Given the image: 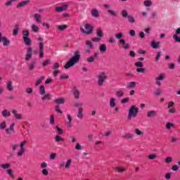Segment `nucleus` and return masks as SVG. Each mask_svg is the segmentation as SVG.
Wrapping results in <instances>:
<instances>
[{
	"label": "nucleus",
	"instance_id": "4c0bfd02",
	"mask_svg": "<svg viewBox=\"0 0 180 180\" xmlns=\"http://www.w3.org/2000/svg\"><path fill=\"white\" fill-rule=\"evenodd\" d=\"M55 141L56 143H60V141H64V138H63V137H61V136H60L58 135H56L55 136Z\"/></svg>",
	"mask_w": 180,
	"mask_h": 180
},
{
	"label": "nucleus",
	"instance_id": "412c9836",
	"mask_svg": "<svg viewBox=\"0 0 180 180\" xmlns=\"http://www.w3.org/2000/svg\"><path fill=\"white\" fill-rule=\"evenodd\" d=\"M115 171H117V172H120V174H123V172L126 171V167H115Z\"/></svg>",
	"mask_w": 180,
	"mask_h": 180
},
{
	"label": "nucleus",
	"instance_id": "e433bc0d",
	"mask_svg": "<svg viewBox=\"0 0 180 180\" xmlns=\"http://www.w3.org/2000/svg\"><path fill=\"white\" fill-rule=\"evenodd\" d=\"M136 82H129L127 85V88H129V89H133L136 86Z\"/></svg>",
	"mask_w": 180,
	"mask_h": 180
},
{
	"label": "nucleus",
	"instance_id": "69168bd1",
	"mask_svg": "<svg viewBox=\"0 0 180 180\" xmlns=\"http://www.w3.org/2000/svg\"><path fill=\"white\" fill-rule=\"evenodd\" d=\"M68 78H70L68 75H62V76L60 77V79H68Z\"/></svg>",
	"mask_w": 180,
	"mask_h": 180
},
{
	"label": "nucleus",
	"instance_id": "5701e85b",
	"mask_svg": "<svg viewBox=\"0 0 180 180\" xmlns=\"http://www.w3.org/2000/svg\"><path fill=\"white\" fill-rule=\"evenodd\" d=\"M25 46H30L32 44V39L29 37L22 38Z\"/></svg>",
	"mask_w": 180,
	"mask_h": 180
},
{
	"label": "nucleus",
	"instance_id": "ddd939ff",
	"mask_svg": "<svg viewBox=\"0 0 180 180\" xmlns=\"http://www.w3.org/2000/svg\"><path fill=\"white\" fill-rule=\"evenodd\" d=\"M11 131H12V133H15V122H13L10 125V128L9 129H6V133H8V134H11Z\"/></svg>",
	"mask_w": 180,
	"mask_h": 180
},
{
	"label": "nucleus",
	"instance_id": "0eeeda50",
	"mask_svg": "<svg viewBox=\"0 0 180 180\" xmlns=\"http://www.w3.org/2000/svg\"><path fill=\"white\" fill-rule=\"evenodd\" d=\"M68 8V5L65 4L62 6L56 7L55 8V11H56V12H58V13H60L61 12H64V11H67Z\"/></svg>",
	"mask_w": 180,
	"mask_h": 180
},
{
	"label": "nucleus",
	"instance_id": "9b49d317",
	"mask_svg": "<svg viewBox=\"0 0 180 180\" xmlns=\"http://www.w3.org/2000/svg\"><path fill=\"white\" fill-rule=\"evenodd\" d=\"M95 58H98V52H95L93 56L87 58L86 61H88V63H94V61H95Z\"/></svg>",
	"mask_w": 180,
	"mask_h": 180
},
{
	"label": "nucleus",
	"instance_id": "864d4df0",
	"mask_svg": "<svg viewBox=\"0 0 180 180\" xmlns=\"http://www.w3.org/2000/svg\"><path fill=\"white\" fill-rule=\"evenodd\" d=\"M55 110H56V112H58V113H60V115H63V111L61 110V109H60V105H57L55 107Z\"/></svg>",
	"mask_w": 180,
	"mask_h": 180
},
{
	"label": "nucleus",
	"instance_id": "338daca9",
	"mask_svg": "<svg viewBox=\"0 0 180 180\" xmlns=\"http://www.w3.org/2000/svg\"><path fill=\"white\" fill-rule=\"evenodd\" d=\"M144 71H146V69L143 68H136V72H144Z\"/></svg>",
	"mask_w": 180,
	"mask_h": 180
},
{
	"label": "nucleus",
	"instance_id": "79ce46f5",
	"mask_svg": "<svg viewBox=\"0 0 180 180\" xmlns=\"http://www.w3.org/2000/svg\"><path fill=\"white\" fill-rule=\"evenodd\" d=\"M30 34V32H29V30H23L22 31V39H25V37H29Z\"/></svg>",
	"mask_w": 180,
	"mask_h": 180
},
{
	"label": "nucleus",
	"instance_id": "5fc2aeb1",
	"mask_svg": "<svg viewBox=\"0 0 180 180\" xmlns=\"http://www.w3.org/2000/svg\"><path fill=\"white\" fill-rule=\"evenodd\" d=\"M148 160H155L157 158L156 154H150L148 156Z\"/></svg>",
	"mask_w": 180,
	"mask_h": 180
},
{
	"label": "nucleus",
	"instance_id": "4468645a",
	"mask_svg": "<svg viewBox=\"0 0 180 180\" xmlns=\"http://www.w3.org/2000/svg\"><path fill=\"white\" fill-rule=\"evenodd\" d=\"M1 115L3 117H9L11 116V111L8 109H5L1 111Z\"/></svg>",
	"mask_w": 180,
	"mask_h": 180
},
{
	"label": "nucleus",
	"instance_id": "9d476101",
	"mask_svg": "<svg viewBox=\"0 0 180 180\" xmlns=\"http://www.w3.org/2000/svg\"><path fill=\"white\" fill-rule=\"evenodd\" d=\"M147 117H157V111L154 110H150L147 112Z\"/></svg>",
	"mask_w": 180,
	"mask_h": 180
},
{
	"label": "nucleus",
	"instance_id": "7c9ffc66",
	"mask_svg": "<svg viewBox=\"0 0 180 180\" xmlns=\"http://www.w3.org/2000/svg\"><path fill=\"white\" fill-rule=\"evenodd\" d=\"M0 167L1 168H3V169H9L11 168V164L9 163L1 164Z\"/></svg>",
	"mask_w": 180,
	"mask_h": 180
},
{
	"label": "nucleus",
	"instance_id": "f257e3e1",
	"mask_svg": "<svg viewBox=\"0 0 180 180\" xmlns=\"http://www.w3.org/2000/svg\"><path fill=\"white\" fill-rule=\"evenodd\" d=\"M81 58V53L79 51H75L73 53V56L68 61L65 65V70H68V68H71V67H74L75 64H78L79 63V59Z\"/></svg>",
	"mask_w": 180,
	"mask_h": 180
},
{
	"label": "nucleus",
	"instance_id": "f03ea898",
	"mask_svg": "<svg viewBox=\"0 0 180 180\" xmlns=\"http://www.w3.org/2000/svg\"><path fill=\"white\" fill-rule=\"evenodd\" d=\"M137 115H139V108L136 105L131 106L128 112V120H131L132 117H136Z\"/></svg>",
	"mask_w": 180,
	"mask_h": 180
},
{
	"label": "nucleus",
	"instance_id": "ea45409f",
	"mask_svg": "<svg viewBox=\"0 0 180 180\" xmlns=\"http://www.w3.org/2000/svg\"><path fill=\"white\" fill-rule=\"evenodd\" d=\"M171 127H175V124H174L172 122H167L166 124V129L167 130H169L171 129Z\"/></svg>",
	"mask_w": 180,
	"mask_h": 180
},
{
	"label": "nucleus",
	"instance_id": "3c124183",
	"mask_svg": "<svg viewBox=\"0 0 180 180\" xmlns=\"http://www.w3.org/2000/svg\"><path fill=\"white\" fill-rule=\"evenodd\" d=\"M1 130H4V129H6V122L4 121L0 124Z\"/></svg>",
	"mask_w": 180,
	"mask_h": 180
},
{
	"label": "nucleus",
	"instance_id": "7ed1b4c3",
	"mask_svg": "<svg viewBox=\"0 0 180 180\" xmlns=\"http://www.w3.org/2000/svg\"><path fill=\"white\" fill-rule=\"evenodd\" d=\"M97 78V84L98 86H102V85H103V82L108 79V75H106V72H103L98 74Z\"/></svg>",
	"mask_w": 180,
	"mask_h": 180
},
{
	"label": "nucleus",
	"instance_id": "c03bdc74",
	"mask_svg": "<svg viewBox=\"0 0 180 180\" xmlns=\"http://www.w3.org/2000/svg\"><path fill=\"white\" fill-rule=\"evenodd\" d=\"M165 78V74L161 73L159 77L156 78V81H162Z\"/></svg>",
	"mask_w": 180,
	"mask_h": 180
},
{
	"label": "nucleus",
	"instance_id": "2f4dec72",
	"mask_svg": "<svg viewBox=\"0 0 180 180\" xmlns=\"http://www.w3.org/2000/svg\"><path fill=\"white\" fill-rule=\"evenodd\" d=\"M31 29L32 30V32H34V33H37V32H39V27L37 25H36L35 24H32L31 25Z\"/></svg>",
	"mask_w": 180,
	"mask_h": 180
},
{
	"label": "nucleus",
	"instance_id": "c85d7f7f",
	"mask_svg": "<svg viewBox=\"0 0 180 180\" xmlns=\"http://www.w3.org/2000/svg\"><path fill=\"white\" fill-rule=\"evenodd\" d=\"M3 46H4V47H6V46H9V44H11V41H9L8 39V38H3Z\"/></svg>",
	"mask_w": 180,
	"mask_h": 180
},
{
	"label": "nucleus",
	"instance_id": "2eb2a0df",
	"mask_svg": "<svg viewBox=\"0 0 180 180\" xmlns=\"http://www.w3.org/2000/svg\"><path fill=\"white\" fill-rule=\"evenodd\" d=\"M84 109L82 108H79L78 109L77 117L78 119L82 120L84 117Z\"/></svg>",
	"mask_w": 180,
	"mask_h": 180
},
{
	"label": "nucleus",
	"instance_id": "f3484780",
	"mask_svg": "<svg viewBox=\"0 0 180 180\" xmlns=\"http://www.w3.org/2000/svg\"><path fill=\"white\" fill-rule=\"evenodd\" d=\"M124 96V91H122V89H119L115 93V96H117V98H123Z\"/></svg>",
	"mask_w": 180,
	"mask_h": 180
},
{
	"label": "nucleus",
	"instance_id": "de8ad7c7",
	"mask_svg": "<svg viewBox=\"0 0 180 180\" xmlns=\"http://www.w3.org/2000/svg\"><path fill=\"white\" fill-rule=\"evenodd\" d=\"M50 124L54 126L56 124V121L54 120V115H51L50 117Z\"/></svg>",
	"mask_w": 180,
	"mask_h": 180
},
{
	"label": "nucleus",
	"instance_id": "0e129e2a",
	"mask_svg": "<svg viewBox=\"0 0 180 180\" xmlns=\"http://www.w3.org/2000/svg\"><path fill=\"white\" fill-rule=\"evenodd\" d=\"M26 94H32L33 93V89L28 87L25 90Z\"/></svg>",
	"mask_w": 180,
	"mask_h": 180
},
{
	"label": "nucleus",
	"instance_id": "f8f14e48",
	"mask_svg": "<svg viewBox=\"0 0 180 180\" xmlns=\"http://www.w3.org/2000/svg\"><path fill=\"white\" fill-rule=\"evenodd\" d=\"M122 139H124L125 140H132V139H134V134L131 133H127L123 135Z\"/></svg>",
	"mask_w": 180,
	"mask_h": 180
},
{
	"label": "nucleus",
	"instance_id": "13d9d810",
	"mask_svg": "<svg viewBox=\"0 0 180 180\" xmlns=\"http://www.w3.org/2000/svg\"><path fill=\"white\" fill-rule=\"evenodd\" d=\"M43 37H39L38 38V41H39V47H40V44L42 45L43 47H44V44H43Z\"/></svg>",
	"mask_w": 180,
	"mask_h": 180
},
{
	"label": "nucleus",
	"instance_id": "20e7f679",
	"mask_svg": "<svg viewBox=\"0 0 180 180\" xmlns=\"http://www.w3.org/2000/svg\"><path fill=\"white\" fill-rule=\"evenodd\" d=\"M94 28L89 24L84 25V29L83 27L80 28V32H82V33H84L85 34H91Z\"/></svg>",
	"mask_w": 180,
	"mask_h": 180
},
{
	"label": "nucleus",
	"instance_id": "a878e982",
	"mask_svg": "<svg viewBox=\"0 0 180 180\" xmlns=\"http://www.w3.org/2000/svg\"><path fill=\"white\" fill-rule=\"evenodd\" d=\"M43 50H44V47H43L42 44H40V47H39V58H43L44 57V53H43Z\"/></svg>",
	"mask_w": 180,
	"mask_h": 180
},
{
	"label": "nucleus",
	"instance_id": "a211bd4d",
	"mask_svg": "<svg viewBox=\"0 0 180 180\" xmlns=\"http://www.w3.org/2000/svg\"><path fill=\"white\" fill-rule=\"evenodd\" d=\"M34 18L37 23H41V15H40L39 13H34Z\"/></svg>",
	"mask_w": 180,
	"mask_h": 180
},
{
	"label": "nucleus",
	"instance_id": "37998d69",
	"mask_svg": "<svg viewBox=\"0 0 180 180\" xmlns=\"http://www.w3.org/2000/svg\"><path fill=\"white\" fill-rule=\"evenodd\" d=\"M115 38L117 40H122V39H123V32H119V33L116 34Z\"/></svg>",
	"mask_w": 180,
	"mask_h": 180
},
{
	"label": "nucleus",
	"instance_id": "e2e57ef3",
	"mask_svg": "<svg viewBox=\"0 0 180 180\" xmlns=\"http://www.w3.org/2000/svg\"><path fill=\"white\" fill-rule=\"evenodd\" d=\"M92 41H94L95 43H99L101 41V38L99 37H94L91 39Z\"/></svg>",
	"mask_w": 180,
	"mask_h": 180
},
{
	"label": "nucleus",
	"instance_id": "09e8293b",
	"mask_svg": "<svg viewBox=\"0 0 180 180\" xmlns=\"http://www.w3.org/2000/svg\"><path fill=\"white\" fill-rule=\"evenodd\" d=\"M127 19L129 23H134L136 22V20H134V17H133L132 15H129L127 17Z\"/></svg>",
	"mask_w": 180,
	"mask_h": 180
},
{
	"label": "nucleus",
	"instance_id": "4d7b16f0",
	"mask_svg": "<svg viewBox=\"0 0 180 180\" xmlns=\"http://www.w3.org/2000/svg\"><path fill=\"white\" fill-rule=\"evenodd\" d=\"M162 94V91L160 89H156V91H155V95H156V96H160V95H161Z\"/></svg>",
	"mask_w": 180,
	"mask_h": 180
},
{
	"label": "nucleus",
	"instance_id": "6ab92c4d",
	"mask_svg": "<svg viewBox=\"0 0 180 180\" xmlns=\"http://www.w3.org/2000/svg\"><path fill=\"white\" fill-rule=\"evenodd\" d=\"M55 102L58 105H63V103H65V100H64V98H58L55 100Z\"/></svg>",
	"mask_w": 180,
	"mask_h": 180
},
{
	"label": "nucleus",
	"instance_id": "aec40b11",
	"mask_svg": "<svg viewBox=\"0 0 180 180\" xmlns=\"http://www.w3.org/2000/svg\"><path fill=\"white\" fill-rule=\"evenodd\" d=\"M91 15L93 18H99V11L98 9L91 10Z\"/></svg>",
	"mask_w": 180,
	"mask_h": 180
},
{
	"label": "nucleus",
	"instance_id": "cd10ccee",
	"mask_svg": "<svg viewBox=\"0 0 180 180\" xmlns=\"http://www.w3.org/2000/svg\"><path fill=\"white\" fill-rule=\"evenodd\" d=\"M106 44H102L100 45L99 50L101 53H106Z\"/></svg>",
	"mask_w": 180,
	"mask_h": 180
},
{
	"label": "nucleus",
	"instance_id": "49530a36",
	"mask_svg": "<svg viewBox=\"0 0 180 180\" xmlns=\"http://www.w3.org/2000/svg\"><path fill=\"white\" fill-rule=\"evenodd\" d=\"M71 167V160H68L66 163H65V169H68Z\"/></svg>",
	"mask_w": 180,
	"mask_h": 180
},
{
	"label": "nucleus",
	"instance_id": "b1692460",
	"mask_svg": "<svg viewBox=\"0 0 180 180\" xmlns=\"http://www.w3.org/2000/svg\"><path fill=\"white\" fill-rule=\"evenodd\" d=\"M35 67H36V61H32L28 65V70L30 71H33V70H34Z\"/></svg>",
	"mask_w": 180,
	"mask_h": 180
},
{
	"label": "nucleus",
	"instance_id": "c756f323",
	"mask_svg": "<svg viewBox=\"0 0 180 180\" xmlns=\"http://www.w3.org/2000/svg\"><path fill=\"white\" fill-rule=\"evenodd\" d=\"M44 76H41L39 79H38L35 83V86H39V85H40V84L44 81Z\"/></svg>",
	"mask_w": 180,
	"mask_h": 180
},
{
	"label": "nucleus",
	"instance_id": "a19ab883",
	"mask_svg": "<svg viewBox=\"0 0 180 180\" xmlns=\"http://www.w3.org/2000/svg\"><path fill=\"white\" fill-rule=\"evenodd\" d=\"M143 5L146 7H150V6H153V2H151V1L150 0H146L144 2H143Z\"/></svg>",
	"mask_w": 180,
	"mask_h": 180
},
{
	"label": "nucleus",
	"instance_id": "c9c22d12",
	"mask_svg": "<svg viewBox=\"0 0 180 180\" xmlns=\"http://www.w3.org/2000/svg\"><path fill=\"white\" fill-rule=\"evenodd\" d=\"M68 26L67 25H58V29L60 32H63V31L65 30V29H68Z\"/></svg>",
	"mask_w": 180,
	"mask_h": 180
},
{
	"label": "nucleus",
	"instance_id": "774afa93",
	"mask_svg": "<svg viewBox=\"0 0 180 180\" xmlns=\"http://www.w3.org/2000/svg\"><path fill=\"white\" fill-rule=\"evenodd\" d=\"M83 148H84L79 143H77L75 146L76 150H83Z\"/></svg>",
	"mask_w": 180,
	"mask_h": 180
},
{
	"label": "nucleus",
	"instance_id": "dca6fc26",
	"mask_svg": "<svg viewBox=\"0 0 180 180\" xmlns=\"http://www.w3.org/2000/svg\"><path fill=\"white\" fill-rule=\"evenodd\" d=\"M29 2H30V0L21 1L17 5V8H23V6H26Z\"/></svg>",
	"mask_w": 180,
	"mask_h": 180
},
{
	"label": "nucleus",
	"instance_id": "1a4fd4ad",
	"mask_svg": "<svg viewBox=\"0 0 180 180\" xmlns=\"http://www.w3.org/2000/svg\"><path fill=\"white\" fill-rule=\"evenodd\" d=\"M6 89H7V91H8V92H12V91L14 90L13 83L12 82L11 80H8L6 82Z\"/></svg>",
	"mask_w": 180,
	"mask_h": 180
},
{
	"label": "nucleus",
	"instance_id": "bf43d9fd",
	"mask_svg": "<svg viewBox=\"0 0 180 180\" xmlns=\"http://www.w3.org/2000/svg\"><path fill=\"white\" fill-rule=\"evenodd\" d=\"M165 162L166 164H171V162H172V158L171 157H167L165 159Z\"/></svg>",
	"mask_w": 180,
	"mask_h": 180
},
{
	"label": "nucleus",
	"instance_id": "423d86ee",
	"mask_svg": "<svg viewBox=\"0 0 180 180\" xmlns=\"http://www.w3.org/2000/svg\"><path fill=\"white\" fill-rule=\"evenodd\" d=\"M32 54H33V49L32 47L27 48V53L25 55V61H29V60L32 58Z\"/></svg>",
	"mask_w": 180,
	"mask_h": 180
},
{
	"label": "nucleus",
	"instance_id": "58836bf2",
	"mask_svg": "<svg viewBox=\"0 0 180 180\" xmlns=\"http://www.w3.org/2000/svg\"><path fill=\"white\" fill-rule=\"evenodd\" d=\"M39 94L40 95H44L46 94V89L44 88V86H39Z\"/></svg>",
	"mask_w": 180,
	"mask_h": 180
},
{
	"label": "nucleus",
	"instance_id": "393cba45",
	"mask_svg": "<svg viewBox=\"0 0 180 180\" xmlns=\"http://www.w3.org/2000/svg\"><path fill=\"white\" fill-rule=\"evenodd\" d=\"M116 106V98H111L110 99V108H115Z\"/></svg>",
	"mask_w": 180,
	"mask_h": 180
},
{
	"label": "nucleus",
	"instance_id": "603ef678",
	"mask_svg": "<svg viewBox=\"0 0 180 180\" xmlns=\"http://www.w3.org/2000/svg\"><path fill=\"white\" fill-rule=\"evenodd\" d=\"M134 133L136 134L137 136H142V134H143V131H140L137 128L134 129Z\"/></svg>",
	"mask_w": 180,
	"mask_h": 180
},
{
	"label": "nucleus",
	"instance_id": "f704fd0d",
	"mask_svg": "<svg viewBox=\"0 0 180 180\" xmlns=\"http://www.w3.org/2000/svg\"><path fill=\"white\" fill-rule=\"evenodd\" d=\"M41 99H42V101H46V99H47L48 101H51V94H45L41 98Z\"/></svg>",
	"mask_w": 180,
	"mask_h": 180
},
{
	"label": "nucleus",
	"instance_id": "a18cd8bd",
	"mask_svg": "<svg viewBox=\"0 0 180 180\" xmlns=\"http://www.w3.org/2000/svg\"><path fill=\"white\" fill-rule=\"evenodd\" d=\"M122 18H129V16H130V15L127 13V10H123L122 11Z\"/></svg>",
	"mask_w": 180,
	"mask_h": 180
},
{
	"label": "nucleus",
	"instance_id": "39448f33",
	"mask_svg": "<svg viewBox=\"0 0 180 180\" xmlns=\"http://www.w3.org/2000/svg\"><path fill=\"white\" fill-rule=\"evenodd\" d=\"M11 113L14 119H16V120H22V119H23V115L22 113H19V111L16 109H13L11 110Z\"/></svg>",
	"mask_w": 180,
	"mask_h": 180
},
{
	"label": "nucleus",
	"instance_id": "473e14b6",
	"mask_svg": "<svg viewBox=\"0 0 180 180\" xmlns=\"http://www.w3.org/2000/svg\"><path fill=\"white\" fill-rule=\"evenodd\" d=\"M96 35L98 36V37H103V31L102 30V29L98 28L97 30Z\"/></svg>",
	"mask_w": 180,
	"mask_h": 180
},
{
	"label": "nucleus",
	"instance_id": "680f3d73",
	"mask_svg": "<svg viewBox=\"0 0 180 180\" xmlns=\"http://www.w3.org/2000/svg\"><path fill=\"white\" fill-rule=\"evenodd\" d=\"M136 67H140L141 68L143 67V62H136L135 63Z\"/></svg>",
	"mask_w": 180,
	"mask_h": 180
},
{
	"label": "nucleus",
	"instance_id": "72a5a7b5",
	"mask_svg": "<svg viewBox=\"0 0 180 180\" xmlns=\"http://www.w3.org/2000/svg\"><path fill=\"white\" fill-rule=\"evenodd\" d=\"M86 48L89 47V49H94V47H95V46L94 45V44H92V42L91 41H86Z\"/></svg>",
	"mask_w": 180,
	"mask_h": 180
},
{
	"label": "nucleus",
	"instance_id": "6e6d98bb",
	"mask_svg": "<svg viewBox=\"0 0 180 180\" xmlns=\"http://www.w3.org/2000/svg\"><path fill=\"white\" fill-rule=\"evenodd\" d=\"M56 129L58 131V134H63V133H64V131H63V129L61 128H60L58 126H56Z\"/></svg>",
	"mask_w": 180,
	"mask_h": 180
},
{
	"label": "nucleus",
	"instance_id": "6e6552de",
	"mask_svg": "<svg viewBox=\"0 0 180 180\" xmlns=\"http://www.w3.org/2000/svg\"><path fill=\"white\" fill-rule=\"evenodd\" d=\"M72 92L74 95L75 99H79V90L77 87H73Z\"/></svg>",
	"mask_w": 180,
	"mask_h": 180
},
{
	"label": "nucleus",
	"instance_id": "4be33fe9",
	"mask_svg": "<svg viewBox=\"0 0 180 180\" xmlns=\"http://www.w3.org/2000/svg\"><path fill=\"white\" fill-rule=\"evenodd\" d=\"M108 12L109 15H110L111 16H113L114 18H116L117 15H119V13L117 11H115L113 10L108 9Z\"/></svg>",
	"mask_w": 180,
	"mask_h": 180
},
{
	"label": "nucleus",
	"instance_id": "052dcab7",
	"mask_svg": "<svg viewBox=\"0 0 180 180\" xmlns=\"http://www.w3.org/2000/svg\"><path fill=\"white\" fill-rule=\"evenodd\" d=\"M160 57H161V52H158L156 57L155 58V61L158 62Z\"/></svg>",
	"mask_w": 180,
	"mask_h": 180
},
{
	"label": "nucleus",
	"instance_id": "bb28decb",
	"mask_svg": "<svg viewBox=\"0 0 180 180\" xmlns=\"http://www.w3.org/2000/svg\"><path fill=\"white\" fill-rule=\"evenodd\" d=\"M151 46L153 47V49H160V41H153L151 42Z\"/></svg>",
	"mask_w": 180,
	"mask_h": 180
},
{
	"label": "nucleus",
	"instance_id": "8fccbe9b",
	"mask_svg": "<svg viewBox=\"0 0 180 180\" xmlns=\"http://www.w3.org/2000/svg\"><path fill=\"white\" fill-rule=\"evenodd\" d=\"M7 174H8L11 178H15V175L13 174V172L12 171V169H8Z\"/></svg>",
	"mask_w": 180,
	"mask_h": 180
}]
</instances>
